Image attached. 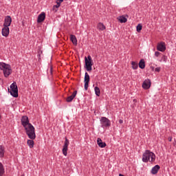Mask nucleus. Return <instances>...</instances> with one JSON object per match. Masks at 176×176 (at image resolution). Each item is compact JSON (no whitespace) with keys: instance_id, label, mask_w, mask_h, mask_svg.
Masks as SVG:
<instances>
[{"instance_id":"obj_1","label":"nucleus","mask_w":176,"mask_h":176,"mask_svg":"<svg viewBox=\"0 0 176 176\" xmlns=\"http://www.w3.org/2000/svg\"><path fill=\"white\" fill-rule=\"evenodd\" d=\"M21 124L23 126L25 133L30 138V140H35L36 138V135L35 134V127L30 123V120L28 119V116H23L21 120Z\"/></svg>"},{"instance_id":"obj_2","label":"nucleus","mask_w":176,"mask_h":176,"mask_svg":"<svg viewBox=\"0 0 176 176\" xmlns=\"http://www.w3.org/2000/svg\"><path fill=\"white\" fill-rule=\"evenodd\" d=\"M142 160L143 163H148V162H150V163H153V162L156 160V155L153 153V152L149 150H146L143 153Z\"/></svg>"},{"instance_id":"obj_3","label":"nucleus","mask_w":176,"mask_h":176,"mask_svg":"<svg viewBox=\"0 0 176 176\" xmlns=\"http://www.w3.org/2000/svg\"><path fill=\"white\" fill-rule=\"evenodd\" d=\"M0 69L3 71L5 78L9 77L10 74H12V67H10V65L3 62H0Z\"/></svg>"},{"instance_id":"obj_4","label":"nucleus","mask_w":176,"mask_h":176,"mask_svg":"<svg viewBox=\"0 0 176 176\" xmlns=\"http://www.w3.org/2000/svg\"><path fill=\"white\" fill-rule=\"evenodd\" d=\"M85 69L87 71L90 72L93 68V65L94 64L93 63V60L91 59V56L88 55L87 57H85Z\"/></svg>"},{"instance_id":"obj_5","label":"nucleus","mask_w":176,"mask_h":176,"mask_svg":"<svg viewBox=\"0 0 176 176\" xmlns=\"http://www.w3.org/2000/svg\"><path fill=\"white\" fill-rule=\"evenodd\" d=\"M100 124L102 129H107V127L111 126V120H109L107 117H101Z\"/></svg>"},{"instance_id":"obj_6","label":"nucleus","mask_w":176,"mask_h":176,"mask_svg":"<svg viewBox=\"0 0 176 176\" xmlns=\"http://www.w3.org/2000/svg\"><path fill=\"white\" fill-rule=\"evenodd\" d=\"M90 82V76L88 72H85V78H84V87L85 90H87L89 89V83Z\"/></svg>"},{"instance_id":"obj_7","label":"nucleus","mask_w":176,"mask_h":176,"mask_svg":"<svg viewBox=\"0 0 176 176\" xmlns=\"http://www.w3.org/2000/svg\"><path fill=\"white\" fill-rule=\"evenodd\" d=\"M69 145V140L65 138V143L63 145V148L62 150L63 154L64 155V156H67V151H68V146Z\"/></svg>"},{"instance_id":"obj_8","label":"nucleus","mask_w":176,"mask_h":176,"mask_svg":"<svg viewBox=\"0 0 176 176\" xmlns=\"http://www.w3.org/2000/svg\"><path fill=\"white\" fill-rule=\"evenodd\" d=\"M157 50L159 52H165L166 51V43L161 42L157 44Z\"/></svg>"},{"instance_id":"obj_9","label":"nucleus","mask_w":176,"mask_h":176,"mask_svg":"<svg viewBox=\"0 0 176 176\" xmlns=\"http://www.w3.org/2000/svg\"><path fill=\"white\" fill-rule=\"evenodd\" d=\"M12 24V17L10 16H7L5 18L3 25L4 27H10Z\"/></svg>"},{"instance_id":"obj_10","label":"nucleus","mask_w":176,"mask_h":176,"mask_svg":"<svg viewBox=\"0 0 176 176\" xmlns=\"http://www.w3.org/2000/svg\"><path fill=\"white\" fill-rule=\"evenodd\" d=\"M46 19V14L45 12H41L37 18V23H43Z\"/></svg>"},{"instance_id":"obj_11","label":"nucleus","mask_w":176,"mask_h":176,"mask_svg":"<svg viewBox=\"0 0 176 176\" xmlns=\"http://www.w3.org/2000/svg\"><path fill=\"white\" fill-rule=\"evenodd\" d=\"M142 87L144 90H148L151 87V80L149 79L145 80L142 83Z\"/></svg>"},{"instance_id":"obj_12","label":"nucleus","mask_w":176,"mask_h":176,"mask_svg":"<svg viewBox=\"0 0 176 176\" xmlns=\"http://www.w3.org/2000/svg\"><path fill=\"white\" fill-rule=\"evenodd\" d=\"M8 93L14 98H17L19 97V89H13L10 90L9 88L8 89Z\"/></svg>"},{"instance_id":"obj_13","label":"nucleus","mask_w":176,"mask_h":176,"mask_svg":"<svg viewBox=\"0 0 176 176\" xmlns=\"http://www.w3.org/2000/svg\"><path fill=\"white\" fill-rule=\"evenodd\" d=\"M1 34L3 36H5L7 38V36H9V27L4 26L2 29Z\"/></svg>"},{"instance_id":"obj_14","label":"nucleus","mask_w":176,"mask_h":176,"mask_svg":"<svg viewBox=\"0 0 176 176\" xmlns=\"http://www.w3.org/2000/svg\"><path fill=\"white\" fill-rule=\"evenodd\" d=\"M76 94H78V91H74L70 96L67 98V102H72V100L76 97Z\"/></svg>"},{"instance_id":"obj_15","label":"nucleus","mask_w":176,"mask_h":176,"mask_svg":"<svg viewBox=\"0 0 176 176\" xmlns=\"http://www.w3.org/2000/svg\"><path fill=\"white\" fill-rule=\"evenodd\" d=\"M97 144L100 148H105L107 146V143L102 142V140L100 138L97 139Z\"/></svg>"},{"instance_id":"obj_16","label":"nucleus","mask_w":176,"mask_h":176,"mask_svg":"<svg viewBox=\"0 0 176 176\" xmlns=\"http://www.w3.org/2000/svg\"><path fill=\"white\" fill-rule=\"evenodd\" d=\"M159 170H160V166L155 165L151 169V174H153V175L157 174V173H159Z\"/></svg>"},{"instance_id":"obj_17","label":"nucleus","mask_w":176,"mask_h":176,"mask_svg":"<svg viewBox=\"0 0 176 176\" xmlns=\"http://www.w3.org/2000/svg\"><path fill=\"white\" fill-rule=\"evenodd\" d=\"M70 41H72L73 45L76 46L78 45V39L76 38V36L74 34L70 35Z\"/></svg>"},{"instance_id":"obj_18","label":"nucleus","mask_w":176,"mask_h":176,"mask_svg":"<svg viewBox=\"0 0 176 176\" xmlns=\"http://www.w3.org/2000/svg\"><path fill=\"white\" fill-rule=\"evenodd\" d=\"M98 30H99V31H104V30H105L106 27L105 25L103 24L102 23H98Z\"/></svg>"},{"instance_id":"obj_19","label":"nucleus","mask_w":176,"mask_h":176,"mask_svg":"<svg viewBox=\"0 0 176 176\" xmlns=\"http://www.w3.org/2000/svg\"><path fill=\"white\" fill-rule=\"evenodd\" d=\"M5 156V147L0 145V157H3Z\"/></svg>"},{"instance_id":"obj_20","label":"nucleus","mask_w":176,"mask_h":176,"mask_svg":"<svg viewBox=\"0 0 176 176\" xmlns=\"http://www.w3.org/2000/svg\"><path fill=\"white\" fill-rule=\"evenodd\" d=\"M139 68H141V69L145 68V60H144V59H141L139 62Z\"/></svg>"},{"instance_id":"obj_21","label":"nucleus","mask_w":176,"mask_h":176,"mask_svg":"<svg viewBox=\"0 0 176 176\" xmlns=\"http://www.w3.org/2000/svg\"><path fill=\"white\" fill-rule=\"evenodd\" d=\"M10 90H19V88L17 87V83L16 82H14L10 85Z\"/></svg>"},{"instance_id":"obj_22","label":"nucleus","mask_w":176,"mask_h":176,"mask_svg":"<svg viewBox=\"0 0 176 176\" xmlns=\"http://www.w3.org/2000/svg\"><path fill=\"white\" fill-rule=\"evenodd\" d=\"M34 140L35 139H30L27 141V144L30 148H34Z\"/></svg>"},{"instance_id":"obj_23","label":"nucleus","mask_w":176,"mask_h":176,"mask_svg":"<svg viewBox=\"0 0 176 176\" xmlns=\"http://www.w3.org/2000/svg\"><path fill=\"white\" fill-rule=\"evenodd\" d=\"M94 91L96 96H97V97H100V94H101V91L100 90V88L98 87H95Z\"/></svg>"},{"instance_id":"obj_24","label":"nucleus","mask_w":176,"mask_h":176,"mask_svg":"<svg viewBox=\"0 0 176 176\" xmlns=\"http://www.w3.org/2000/svg\"><path fill=\"white\" fill-rule=\"evenodd\" d=\"M120 23H127V18H125L124 16H120L118 18Z\"/></svg>"},{"instance_id":"obj_25","label":"nucleus","mask_w":176,"mask_h":176,"mask_svg":"<svg viewBox=\"0 0 176 176\" xmlns=\"http://www.w3.org/2000/svg\"><path fill=\"white\" fill-rule=\"evenodd\" d=\"M5 174V168H3V164L0 162V176L3 175Z\"/></svg>"},{"instance_id":"obj_26","label":"nucleus","mask_w":176,"mask_h":176,"mask_svg":"<svg viewBox=\"0 0 176 176\" xmlns=\"http://www.w3.org/2000/svg\"><path fill=\"white\" fill-rule=\"evenodd\" d=\"M131 65L133 69H138V63L137 62L132 61L131 62Z\"/></svg>"},{"instance_id":"obj_27","label":"nucleus","mask_w":176,"mask_h":176,"mask_svg":"<svg viewBox=\"0 0 176 176\" xmlns=\"http://www.w3.org/2000/svg\"><path fill=\"white\" fill-rule=\"evenodd\" d=\"M136 30L138 32H140L142 30V25L138 24L136 27Z\"/></svg>"},{"instance_id":"obj_28","label":"nucleus","mask_w":176,"mask_h":176,"mask_svg":"<svg viewBox=\"0 0 176 176\" xmlns=\"http://www.w3.org/2000/svg\"><path fill=\"white\" fill-rule=\"evenodd\" d=\"M159 56H160V52H155V57H159Z\"/></svg>"},{"instance_id":"obj_29","label":"nucleus","mask_w":176,"mask_h":176,"mask_svg":"<svg viewBox=\"0 0 176 176\" xmlns=\"http://www.w3.org/2000/svg\"><path fill=\"white\" fill-rule=\"evenodd\" d=\"M155 72H160V67H156L155 69Z\"/></svg>"},{"instance_id":"obj_30","label":"nucleus","mask_w":176,"mask_h":176,"mask_svg":"<svg viewBox=\"0 0 176 176\" xmlns=\"http://www.w3.org/2000/svg\"><path fill=\"white\" fill-rule=\"evenodd\" d=\"M60 3H57L56 6H54L53 8H60Z\"/></svg>"},{"instance_id":"obj_31","label":"nucleus","mask_w":176,"mask_h":176,"mask_svg":"<svg viewBox=\"0 0 176 176\" xmlns=\"http://www.w3.org/2000/svg\"><path fill=\"white\" fill-rule=\"evenodd\" d=\"M168 140L169 141V142H171V141H173V138L172 137H169L168 138Z\"/></svg>"},{"instance_id":"obj_32","label":"nucleus","mask_w":176,"mask_h":176,"mask_svg":"<svg viewBox=\"0 0 176 176\" xmlns=\"http://www.w3.org/2000/svg\"><path fill=\"white\" fill-rule=\"evenodd\" d=\"M162 58H163L164 61H166V60H167V57L166 56H164L162 57Z\"/></svg>"},{"instance_id":"obj_33","label":"nucleus","mask_w":176,"mask_h":176,"mask_svg":"<svg viewBox=\"0 0 176 176\" xmlns=\"http://www.w3.org/2000/svg\"><path fill=\"white\" fill-rule=\"evenodd\" d=\"M119 123L122 124L123 123V120H119Z\"/></svg>"},{"instance_id":"obj_34","label":"nucleus","mask_w":176,"mask_h":176,"mask_svg":"<svg viewBox=\"0 0 176 176\" xmlns=\"http://www.w3.org/2000/svg\"><path fill=\"white\" fill-rule=\"evenodd\" d=\"M58 3H61V2H63L64 1V0H58Z\"/></svg>"},{"instance_id":"obj_35","label":"nucleus","mask_w":176,"mask_h":176,"mask_svg":"<svg viewBox=\"0 0 176 176\" xmlns=\"http://www.w3.org/2000/svg\"><path fill=\"white\" fill-rule=\"evenodd\" d=\"M0 119H1V116H0Z\"/></svg>"}]
</instances>
